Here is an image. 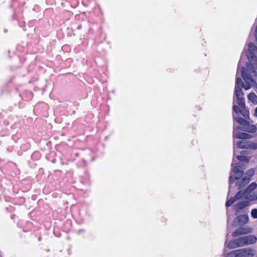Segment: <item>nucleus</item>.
<instances>
[{
    "instance_id": "f03ea898",
    "label": "nucleus",
    "mask_w": 257,
    "mask_h": 257,
    "mask_svg": "<svg viewBox=\"0 0 257 257\" xmlns=\"http://www.w3.org/2000/svg\"><path fill=\"white\" fill-rule=\"evenodd\" d=\"M242 197L245 199L246 201H248V203L250 204V202L253 201L257 200V191H254L252 193L242 192V191H239L236 195L228 200H227L225 203V205L227 207L230 206L233 204V201L236 199H238Z\"/></svg>"
},
{
    "instance_id": "dca6fc26",
    "label": "nucleus",
    "mask_w": 257,
    "mask_h": 257,
    "mask_svg": "<svg viewBox=\"0 0 257 257\" xmlns=\"http://www.w3.org/2000/svg\"><path fill=\"white\" fill-rule=\"evenodd\" d=\"M233 109L234 111L236 114H238V113H239L240 112V109H239V107L238 106H237V105H234L233 106Z\"/></svg>"
},
{
    "instance_id": "ddd939ff",
    "label": "nucleus",
    "mask_w": 257,
    "mask_h": 257,
    "mask_svg": "<svg viewBox=\"0 0 257 257\" xmlns=\"http://www.w3.org/2000/svg\"><path fill=\"white\" fill-rule=\"evenodd\" d=\"M245 149L255 150L257 149V144L247 141L246 146H245Z\"/></svg>"
},
{
    "instance_id": "f8f14e48",
    "label": "nucleus",
    "mask_w": 257,
    "mask_h": 257,
    "mask_svg": "<svg viewBox=\"0 0 257 257\" xmlns=\"http://www.w3.org/2000/svg\"><path fill=\"white\" fill-rule=\"evenodd\" d=\"M248 99L254 104H257V96L253 92L249 93L247 96Z\"/></svg>"
},
{
    "instance_id": "2eb2a0df",
    "label": "nucleus",
    "mask_w": 257,
    "mask_h": 257,
    "mask_svg": "<svg viewBox=\"0 0 257 257\" xmlns=\"http://www.w3.org/2000/svg\"><path fill=\"white\" fill-rule=\"evenodd\" d=\"M251 216L253 218H257V209L254 208L251 210Z\"/></svg>"
},
{
    "instance_id": "39448f33",
    "label": "nucleus",
    "mask_w": 257,
    "mask_h": 257,
    "mask_svg": "<svg viewBox=\"0 0 257 257\" xmlns=\"http://www.w3.org/2000/svg\"><path fill=\"white\" fill-rule=\"evenodd\" d=\"M233 172L235 174V176L231 175L229 177V188L228 191V194L231 192V184L236 180H238L243 174V169L242 166H236L233 169Z\"/></svg>"
},
{
    "instance_id": "9d476101",
    "label": "nucleus",
    "mask_w": 257,
    "mask_h": 257,
    "mask_svg": "<svg viewBox=\"0 0 257 257\" xmlns=\"http://www.w3.org/2000/svg\"><path fill=\"white\" fill-rule=\"evenodd\" d=\"M247 141L246 139H242V140L238 141L235 143L234 140V146L236 145L238 148L245 149V146H246Z\"/></svg>"
},
{
    "instance_id": "0eeeda50",
    "label": "nucleus",
    "mask_w": 257,
    "mask_h": 257,
    "mask_svg": "<svg viewBox=\"0 0 257 257\" xmlns=\"http://www.w3.org/2000/svg\"><path fill=\"white\" fill-rule=\"evenodd\" d=\"M236 216V217L235 218L234 222L239 225H243L248 222L249 218L247 212L242 213Z\"/></svg>"
},
{
    "instance_id": "20e7f679",
    "label": "nucleus",
    "mask_w": 257,
    "mask_h": 257,
    "mask_svg": "<svg viewBox=\"0 0 257 257\" xmlns=\"http://www.w3.org/2000/svg\"><path fill=\"white\" fill-rule=\"evenodd\" d=\"M256 240V237L253 235H245L237 238V243L241 246L254 244Z\"/></svg>"
},
{
    "instance_id": "6ab92c4d",
    "label": "nucleus",
    "mask_w": 257,
    "mask_h": 257,
    "mask_svg": "<svg viewBox=\"0 0 257 257\" xmlns=\"http://www.w3.org/2000/svg\"><path fill=\"white\" fill-rule=\"evenodd\" d=\"M253 115L255 117H257V107L254 109V112L253 113Z\"/></svg>"
},
{
    "instance_id": "9b49d317",
    "label": "nucleus",
    "mask_w": 257,
    "mask_h": 257,
    "mask_svg": "<svg viewBox=\"0 0 257 257\" xmlns=\"http://www.w3.org/2000/svg\"><path fill=\"white\" fill-rule=\"evenodd\" d=\"M257 187V184L255 182H252L249 184L245 190L242 191V192H246L247 193L251 192L255 190Z\"/></svg>"
},
{
    "instance_id": "7ed1b4c3",
    "label": "nucleus",
    "mask_w": 257,
    "mask_h": 257,
    "mask_svg": "<svg viewBox=\"0 0 257 257\" xmlns=\"http://www.w3.org/2000/svg\"><path fill=\"white\" fill-rule=\"evenodd\" d=\"M237 202L233 206V210L235 212V215H238L242 213L247 212L248 210L246 207L249 205L248 201L245 199L240 197L238 199H235L233 201V203Z\"/></svg>"
},
{
    "instance_id": "423d86ee",
    "label": "nucleus",
    "mask_w": 257,
    "mask_h": 257,
    "mask_svg": "<svg viewBox=\"0 0 257 257\" xmlns=\"http://www.w3.org/2000/svg\"><path fill=\"white\" fill-rule=\"evenodd\" d=\"M231 254L234 257H252L254 253L252 249L246 248L235 250Z\"/></svg>"
},
{
    "instance_id": "f3484780",
    "label": "nucleus",
    "mask_w": 257,
    "mask_h": 257,
    "mask_svg": "<svg viewBox=\"0 0 257 257\" xmlns=\"http://www.w3.org/2000/svg\"><path fill=\"white\" fill-rule=\"evenodd\" d=\"M245 157L242 156H237V159L239 161H244L245 160Z\"/></svg>"
},
{
    "instance_id": "a211bd4d",
    "label": "nucleus",
    "mask_w": 257,
    "mask_h": 257,
    "mask_svg": "<svg viewBox=\"0 0 257 257\" xmlns=\"http://www.w3.org/2000/svg\"><path fill=\"white\" fill-rule=\"evenodd\" d=\"M248 111H245L244 113H242V115L245 117V118H246V117H248Z\"/></svg>"
},
{
    "instance_id": "4468645a",
    "label": "nucleus",
    "mask_w": 257,
    "mask_h": 257,
    "mask_svg": "<svg viewBox=\"0 0 257 257\" xmlns=\"http://www.w3.org/2000/svg\"><path fill=\"white\" fill-rule=\"evenodd\" d=\"M227 246L229 248H234L237 247H240L241 246L238 245L237 243V239H236L234 240H232L229 242L227 245Z\"/></svg>"
},
{
    "instance_id": "1a4fd4ad",
    "label": "nucleus",
    "mask_w": 257,
    "mask_h": 257,
    "mask_svg": "<svg viewBox=\"0 0 257 257\" xmlns=\"http://www.w3.org/2000/svg\"><path fill=\"white\" fill-rule=\"evenodd\" d=\"M238 180L237 181L236 184L238 186V189H241L244 186H245L246 184H247L249 180L248 178H242L241 179H239V178L238 179Z\"/></svg>"
},
{
    "instance_id": "6e6552de",
    "label": "nucleus",
    "mask_w": 257,
    "mask_h": 257,
    "mask_svg": "<svg viewBox=\"0 0 257 257\" xmlns=\"http://www.w3.org/2000/svg\"><path fill=\"white\" fill-rule=\"evenodd\" d=\"M252 232V228L248 227H241L236 229L232 234L233 237L246 234Z\"/></svg>"
},
{
    "instance_id": "f257e3e1",
    "label": "nucleus",
    "mask_w": 257,
    "mask_h": 257,
    "mask_svg": "<svg viewBox=\"0 0 257 257\" xmlns=\"http://www.w3.org/2000/svg\"><path fill=\"white\" fill-rule=\"evenodd\" d=\"M234 119L239 123V125L235 126L234 124L233 130L234 139L236 138L242 140L251 138V136L250 135L245 133L239 132V130L250 133H253L256 130L255 126L253 124H249L248 121L240 117L234 118Z\"/></svg>"
}]
</instances>
